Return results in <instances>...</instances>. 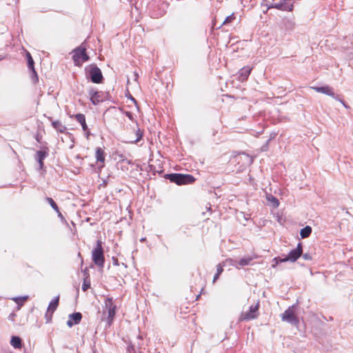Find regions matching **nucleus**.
<instances>
[{"instance_id": "obj_28", "label": "nucleus", "mask_w": 353, "mask_h": 353, "mask_svg": "<svg viewBox=\"0 0 353 353\" xmlns=\"http://www.w3.org/2000/svg\"><path fill=\"white\" fill-rule=\"evenodd\" d=\"M333 99H336V101H340L343 105L346 108H348L349 106L345 103V101L343 99V97L341 95H339V94H336L334 92V95L333 96H331Z\"/></svg>"}, {"instance_id": "obj_45", "label": "nucleus", "mask_w": 353, "mask_h": 353, "mask_svg": "<svg viewBox=\"0 0 353 353\" xmlns=\"http://www.w3.org/2000/svg\"><path fill=\"white\" fill-rule=\"evenodd\" d=\"M220 274L216 273L213 278V282H215L219 277Z\"/></svg>"}, {"instance_id": "obj_41", "label": "nucleus", "mask_w": 353, "mask_h": 353, "mask_svg": "<svg viewBox=\"0 0 353 353\" xmlns=\"http://www.w3.org/2000/svg\"><path fill=\"white\" fill-rule=\"evenodd\" d=\"M271 3H269V2L268 1V0H263V1H262V2H261V6L262 8H266L265 4H271Z\"/></svg>"}, {"instance_id": "obj_47", "label": "nucleus", "mask_w": 353, "mask_h": 353, "mask_svg": "<svg viewBox=\"0 0 353 353\" xmlns=\"http://www.w3.org/2000/svg\"><path fill=\"white\" fill-rule=\"evenodd\" d=\"M130 100H132L134 103H137V101L135 100V99H134L132 95H130Z\"/></svg>"}, {"instance_id": "obj_25", "label": "nucleus", "mask_w": 353, "mask_h": 353, "mask_svg": "<svg viewBox=\"0 0 353 353\" xmlns=\"http://www.w3.org/2000/svg\"><path fill=\"white\" fill-rule=\"evenodd\" d=\"M26 58H27L28 68L33 69V67H34V60L29 52H26Z\"/></svg>"}, {"instance_id": "obj_46", "label": "nucleus", "mask_w": 353, "mask_h": 353, "mask_svg": "<svg viewBox=\"0 0 353 353\" xmlns=\"http://www.w3.org/2000/svg\"><path fill=\"white\" fill-rule=\"evenodd\" d=\"M57 214H58V216L60 217L61 219H63V216L61 214V212L59 210V212H57Z\"/></svg>"}, {"instance_id": "obj_2", "label": "nucleus", "mask_w": 353, "mask_h": 353, "mask_svg": "<svg viewBox=\"0 0 353 353\" xmlns=\"http://www.w3.org/2000/svg\"><path fill=\"white\" fill-rule=\"evenodd\" d=\"M86 78L94 83H101L103 77L100 68L95 64H90L85 67Z\"/></svg>"}, {"instance_id": "obj_12", "label": "nucleus", "mask_w": 353, "mask_h": 353, "mask_svg": "<svg viewBox=\"0 0 353 353\" xmlns=\"http://www.w3.org/2000/svg\"><path fill=\"white\" fill-rule=\"evenodd\" d=\"M48 152L49 150L47 147H43L42 150L37 152V154L35 155V159L38 162L40 169H42L43 168V161L48 156Z\"/></svg>"}, {"instance_id": "obj_26", "label": "nucleus", "mask_w": 353, "mask_h": 353, "mask_svg": "<svg viewBox=\"0 0 353 353\" xmlns=\"http://www.w3.org/2000/svg\"><path fill=\"white\" fill-rule=\"evenodd\" d=\"M46 201L50 204L52 209H54L56 212H59V207L52 198L46 197Z\"/></svg>"}, {"instance_id": "obj_48", "label": "nucleus", "mask_w": 353, "mask_h": 353, "mask_svg": "<svg viewBox=\"0 0 353 353\" xmlns=\"http://www.w3.org/2000/svg\"><path fill=\"white\" fill-rule=\"evenodd\" d=\"M3 57L0 55V61L3 60Z\"/></svg>"}, {"instance_id": "obj_9", "label": "nucleus", "mask_w": 353, "mask_h": 353, "mask_svg": "<svg viewBox=\"0 0 353 353\" xmlns=\"http://www.w3.org/2000/svg\"><path fill=\"white\" fill-rule=\"evenodd\" d=\"M292 307H289L282 314V320L291 323L293 325H296L299 323V319L296 316L292 310Z\"/></svg>"}, {"instance_id": "obj_16", "label": "nucleus", "mask_w": 353, "mask_h": 353, "mask_svg": "<svg viewBox=\"0 0 353 353\" xmlns=\"http://www.w3.org/2000/svg\"><path fill=\"white\" fill-rule=\"evenodd\" d=\"M251 71L252 68L250 66H245L242 68L239 72V80L242 82L247 80Z\"/></svg>"}, {"instance_id": "obj_27", "label": "nucleus", "mask_w": 353, "mask_h": 353, "mask_svg": "<svg viewBox=\"0 0 353 353\" xmlns=\"http://www.w3.org/2000/svg\"><path fill=\"white\" fill-rule=\"evenodd\" d=\"M30 70V77L34 83H36L39 81V77L37 75V73L35 70L34 67H33V69H29Z\"/></svg>"}, {"instance_id": "obj_7", "label": "nucleus", "mask_w": 353, "mask_h": 353, "mask_svg": "<svg viewBox=\"0 0 353 353\" xmlns=\"http://www.w3.org/2000/svg\"><path fill=\"white\" fill-rule=\"evenodd\" d=\"M259 308V302L256 305H252L249 311L246 312H242L239 318V321H248L252 319H255L258 317V310Z\"/></svg>"}, {"instance_id": "obj_34", "label": "nucleus", "mask_w": 353, "mask_h": 353, "mask_svg": "<svg viewBox=\"0 0 353 353\" xmlns=\"http://www.w3.org/2000/svg\"><path fill=\"white\" fill-rule=\"evenodd\" d=\"M296 251H298L299 253H300L301 255L303 254V245H302V243L301 242H299L297 245H296V248H294Z\"/></svg>"}, {"instance_id": "obj_39", "label": "nucleus", "mask_w": 353, "mask_h": 353, "mask_svg": "<svg viewBox=\"0 0 353 353\" xmlns=\"http://www.w3.org/2000/svg\"><path fill=\"white\" fill-rule=\"evenodd\" d=\"M116 308H117V306L116 305H113L112 304V312H111V314H112V321L114 319V316L115 312H116Z\"/></svg>"}, {"instance_id": "obj_31", "label": "nucleus", "mask_w": 353, "mask_h": 353, "mask_svg": "<svg viewBox=\"0 0 353 353\" xmlns=\"http://www.w3.org/2000/svg\"><path fill=\"white\" fill-rule=\"evenodd\" d=\"M90 287V282L89 280H88V277L85 278L83 281V285H82V290L83 291L85 292L88 288Z\"/></svg>"}, {"instance_id": "obj_18", "label": "nucleus", "mask_w": 353, "mask_h": 353, "mask_svg": "<svg viewBox=\"0 0 353 353\" xmlns=\"http://www.w3.org/2000/svg\"><path fill=\"white\" fill-rule=\"evenodd\" d=\"M59 296H57L53 300H52L48 305L47 313L46 314V316H48V314L50 313V316L54 313V312L57 310L59 305Z\"/></svg>"}, {"instance_id": "obj_51", "label": "nucleus", "mask_w": 353, "mask_h": 353, "mask_svg": "<svg viewBox=\"0 0 353 353\" xmlns=\"http://www.w3.org/2000/svg\"><path fill=\"white\" fill-rule=\"evenodd\" d=\"M94 353H96V352H94Z\"/></svg>"}, {"instance_id": "obj_30", "label": "nucleus", "mask_w": 353, "mask_h": 353, "mask_svg": "<svg viewBox=\"0 0 353 353\" xmlns=\"http://www.w3.org/2000/svg\"><path fill=\"white\" fill-rule=\"evenodd\" d=\"M272 262L274 263L272 265V267L273 268H276V266L280 263H283V262H286L285 261H284V258H281L279 256H277V257H274L273 259H272Z\"/></svg>"}, {"instance_id": "obj_6", "label": "nucleus", "mask_w": 353, "mask_h": 353, "mask_svg": "<svg viewBox=\"0 0 353 353\" xmlns=\"http://www.w3.org/2000/svg\"><path fill=\"white\" fill-rule=\"evenodd\" d=\"M81 44L73 50L72 59L76 65H80L79 63L81 59L82 62L88 61L90 59L89 56L86 53V48Z\"/></svg>"}, {"instance_id": "obj_4", "label": "nucleus", "mask_w": 353, "mask_h": 353, "mask_svg": "<svg viewBox=\"0 0 353 353\" xmlns=\"http://www.w3.org/2000/svg\"><path fill=\"white\" fill-rule=\"evenodd\" d=\"M266 10L264 14H266L270 9L276 8L277 10L285 12H292L294 9V0H280L278 3L265 4Z\"/></svg>"}, {"instance_id": "obj_20", "label": "nucleus", "mask_w": 353, "mask_h": 353, "mask_svg": "<svg viewBox=\"0 0 353 353\" xmlns=\"http://www.w3.org/2000/svg\"><path fill=\"white\" fill-rule=\"evenodd\" d=\"M10 344L16 349H19L22 346V341L19 336H13L10 340Z\"/></svg>"}, {"instance_id": "obj_50", "label": "nucleus", "mask_w": 353, "mask_h": 353, "mask_svg": "<svg viewBox=\"0 0 353 353\" xmlns=\"http://www.w3.org/2000/svg\"><path fill=\"white\" fill-rule=\"evenodd\" d=\"M265 10H266V8H265V9H263V12L264 13V11H265Z\"/></svg>"}, {"instance_id": "obj_22", "label": "nucleus", "mask_w": 353, "mask_h": 353, "mask_svg": "<svg viewBox=\"0 0 353 353\" xmlns=\"http://www.w3.org/2000/svg\"><path fill=\"white\" fill-rule=\"evenodd\" d=\"M96 159L97 162L104 163L105 153L102 148H97L96 149Z\"/></svg>"}, {"instance_id": "obj_33", "label": "nucleus", "mask_w": 353, "mask_h": 353, "mask_svg": "<svg viewBox=\"0 0 353 353\" xmlns=\"http://www.w3.org/2000/svg\"><path fill=\"white\" fill-rule=\"evenodd\" d=\"M272 138H270L268 140H267V141L262 145L261 150L262 152H265V151H268V148H269V143L271 141Z\"/></svg>"}, {"instance_id": "obj_43", "label": "nucleus", "mask_w": 353, "mask_h": 353, "mask_svg": "<svg viewBox=\"0 0 353 353\" xmlns=\"http://www.w3.org/2000/svg\"><path fill=\"white\" fill-rule=\"evenodd\" d=\"M112 261L114 265H118V259L114 256H112Z\"/></svg>"}, {"instance_id": "obj_3", "label": "nucleus", "mask_w": 353, "mask_h": 353, "mask_svg": "<svg viewBox=\"0 0 353 353\" xmlns=\"http://www.w3.org/2000/svg\"><path fill=\"white\" fill-rule=\"evenodd\" d=\"M92 259L99 268L103 267L105 258L102 241L101 240H97V245L92 251Z\"/></svg>"}, {"instance_id": "obj_15", "label": "nucleus", "mask_w": 353, "mask_h": 353, "mask_svg": "<svg viewBox=\"0 0 353 353\" xmlns=\"http://www.w3.org/2000/svg\"><path fill=\"white\" fill-rule=\"evenodd\" d=\"M313 90H314L316 92L319 93H323L324 94L328 95V96H333L334 95V91L333 88L332 87H330L329 85H325V86H314L312 87Z\"/></svg>"}, {"instance_id": "obj_24", "label": "nucleus", "mask_w": 353, "mask_h": 353, "mask_svg": "<svg viewBox=\"0 0 353 353\" xmlns=\"http://www.w3.org/2000/svg\"><path fill=\"white\" fill-rule=\"evenodd\" d=\"M252 261V257L246 256V257H243V258L241 259L239 261L238 264L240 266L243 267V266L248 265Z\"/></svg>"}, {"instance_id": "obj_21", "label": "nucleus", "mask_w": 353, "mask_h": 353, "mask_svg": "<svg viewBox=\"0 0 353 353\" xmlns=\"http://www.w3.org/2000/svg\"><path fill=\"white\" fill-rule=\"evenodd\" d=\"M267 201L269 202L270 205H271L274 208H276L279 205V201L275 196L272 194H268L266 196Z\"/></svg>"}, {"instance_id": "obj_23", "label": "nucleus", "mask_w": 353, "mask_h": 353, "mask_svg": "<svg viewBox=\"0 0 353 353\" xmlns=\"http://www.w3.org/2000/svg\"><path fill=\"white\" fill-rule=\"evenodd\" d=\"M312 231V228L309 225H307L301 230L300 235L302 239L307 238L310 236Z\"/></svg>"}, {"instance_id": "obj_14", "label": "nucleus", "mask_w": 353, "mask_h": 353, "mask_svg": "<svg viewBox=\"0 0 353 353\" xmlns=\"http://www.w3.org/2000/svg\"><path fill=\"white\" fill-rule=\"evenodd\" d=\"M75 119L81 125L82 129L84 132H86V136L88 137L90 135V132L88 130V125L85 122V117L84 114L79 113L77 114L75 116Z\"/></svg>"}, {"instance_id": "obj_44", "label": "nucleus", "mask_w": 353, "mask_h": 353, "mask_svg": "<svg viewBox=\"0 0 353 353\" xmlns=\"http://www.w3.org/2000/svg\"><path fill=\"white\" fill-rule=\"evenodd\" d=\"M35 139L37 140V142L39 143V142H41V137L39 134H37L35 136Z\"/></svg>"}, {"instance_id": "obj_38", "label": "nucleus", "mask_w": 353, "mask_h": 353, "mask_svg": "<svg viewBox=\"0 0 353 353\" xmlns=\"http://www.w3.org/2000/svg\"><path fill=\"white\" fill-rule=\"evenodd\" d=\"M111 109H112V110H114V112H123V110H122V108H117L115 106H112V105ZM112 114H114V112H113V111H112Z\"/></svg>"}, {"instance_id": "obj_5", "label": "nucleus", "mask_w": 353, "mask_h": 353, "mask_svg": "<svg viewBox=\"0 0 353 353\" xmlns=\"http://www.w3.org/2000/svg\"><path fill=\"white\" fill-rule=\"evenodd\" d=\"M101 314V323H104L105 327H110V298H105V306Z\"/></svg>"}, {"instance_id": "obj_32", "label": "nucleus", "mask_w": 353, "mask_h": 353, "mask_svg": "<svg viewBox=\"0 0 353 353\" xmlns=\"http://www.w3.org/2000/svg\"><path fill=\"white\" fill-rule=\"evenodd\" d=\"M234 19H235V16H234V14L232 13V14H231L230 15L228 16V17L225 19V20H224V21H223V24H225H225L230 23H231L232 21H234Z\"/></svg>"}, {"instance_id": "obj_37", "label": "nucleus", "mask_w": 353, "mask_h": 353, "mask_svg": "<svg viewBox=\"0 0 353 353\" xmlns=\"http://www.w3.org/2000/svg\"><path fill=\"white\" fill-rule=\"evenodd\" d=\"M216 268V273L221 274L223 271V265L219 263Z\"/></svg>"}, {"instance_id": "obj_10", "label": "nucleus", "mask_w": 353, "mask_h": 353, "mask_svg": "<svg viewBox=\"0 0 353 353\" xmlns=\"http://www.w3.org/2000/svg\"><path fill=\"white\" fill-rule=\"evenodd\" d=\"M136 125H137V129H134V131L135 132V137H131V138L123 137L122 138L123 142L128 143H137L141 139H142L143 133L141 130V129L138 127V123L137 121H136Z\"/></svg>"}, {"instance_id": "obj_49", "label": "nucleus", "mask_w": 353, "mask_h": 353, "mask_svg": "<svg viewBox=\"0 0 353 353\" xmlns=\"http://www.w3.org/2000/svg\"><path fill=\"white\" fill-rule=\"evenodd\" d=\"M103 182H104V183H105V184L107 183V181H106V180H104V181H103Z\"/></svg>"}, {"instance_id": "obj_13", "label": "nucleus", "mask_w": 353, "mask_h": 353, "mask_svg": "<svg viewBox=\"0 0 353 353\" xmlns=\"http://www.w3.org/2000/svg\"><path fill=\"white\" fill-rule=\"evenodd\" d=\"M69 319L68 320L66 324L69 327H72L74 325L79 324L82 319V314L81 312H74L70 314L68 316Z\"/></svg>"}, {"instance_id": "obj_11", "label": "nucleus", "mask_w": 353, "mask_h": 353, "mask_svg": "<svg viewBox=\"0 0 353 353\" xmlns=\"http://www.w3.org/2000/svg\"><path fill=\"white\" fill-rule=\"evenodd\" d=\"M89 95L90 100L94 105H97L99 103L103 101L105 99V97L102 92L90 89L89 90Z\"/></svg>"}, {"instance_id": "obj_36", "label": "nucleus", "mask_w": 353, "mask_h": 353, "mask_svg": "<svg viewBox=\"0 0 353 353\" xmlns=\"http://www.w3.org/2000/svg\"><path fill=\"white\" fill-rule=\"evenodd\" d=\"M28 299V296H23V297H15L13 299V300L17 303L19 304V300H21V301H24L26 300H27Z\"/></svg>"}, {"instance_id": "obj_19", "label": "nucleus", "mask_w": 353, "mask_h": 353, "mask_svg": "<svg viewBox=\"0 0 353 353\" xmlns=\"http://www.w3.org/2000/svg\"><path fill=\"white\" fill-rule=\"evenodd\" d=\"M301 256V254L299 253L298 251H296L295 249H293L285 257H284V261L295 262Z\"/></svg>"}, {"instance_id": "obj_17", "label": "nucleus", "mask_w": 353, "mask_h": 353, "mask_svg": "<svg viewBox=\"0 0 353 353\" xmlns=\"http://www.w3.org/2000/svg\"><path fill=\"white\" fill-rule=\"evenodd\" d=\"M48 120L51 121L52 127L59 132L60 133H64L67 128L59 120L57 121H53L52 118L49 117Z\"/></svg>"}, {"instance_id": "obj_1", "label": "nucleus", "mask_w": 353, "mask_h": 353, "mask_svg": "<svg viewBox=\"0 0 353 353\" xmlns=\"http://www.w3.org/2000/svg\"><path fill=\"white\" fill-rule=\"evenodd\" d=\"M163 177L178 185L191 184L195 181V178L189 174L170 173L165 174Z\"/></svg>"}, {"instance_id": "obj_42", "label": "nucleus", "mask_w": 353, "mask_h": 353, "mask_svg": "<svg viewBox=\"0 0 353 353\" xmlns=\"http://www.w3.org/2000/svg\"><path fill=\"white\" fill-rule=\"evenodd\" d=\"M125 115L132 121H133V115L130 112H125Z\"/></svg>"}, {"instance_id": "obj_40", "label": "nucleus", "mask_w": 353, "mask_h": 353, "mask_svg": "<svg viewBox=\"0 0 353 353\" xmlns=\"http://www.w3.org/2000/svg\"><path fill=\"white\" fill-rule=\"evenodd\" d=\"M16 316V314L12 312L11 313L9 316H8V319L12 321H14V318Z\"/></svg>"}, {"instance_id": "obj_8", "label": "nucleus", "mask_w": 353, "mask_h": 353, "mask_svg": "<svg viewBox=\"0 0 353 353\" xmlns=\"http://www.w3.org/2000/svg\"><path fill=\"white\" fill-rule=\"evenodd\" d=\"M112 159H114V161H117V163L115 165V167L117 170H127L128 169V165L129 164V161L127 160L125 157L122 154H119L118 152H115L112 154Z\"/></svg>"}, {"instance_id": "obj_29", "label": "nucleus", "mask_w": 353, "mask_h": 353, "mask_svg": "<svg viewBox=\"0 0 353 353\" xmlns=\"http://www.w3.org/2000/svg\"><path fill=\"white\" fill-rule=\"evenodd\" d=\"M272 262L274 263L272 265V267L273 268H276V266L280 263H283V262H286L285 261H284V258H281L279 256H277V257H274L273 259H272Z\"/></svg>"}, {"instance_id": "obj_35", "label": "nucleus", "mask_w": 353, "mask_h": 353, "mask_svg": "<svg viewBox=\"0 0 353 353\" xmlns=\"http://www.w3.org/2000/svg\"><path fill=\"white\" fill-rule=\"evenodd\" d=\"M301 256L306 261H310V260L312 259V256H311V254L310 253L302 254Z\"/></svg>"}]
</instances>
